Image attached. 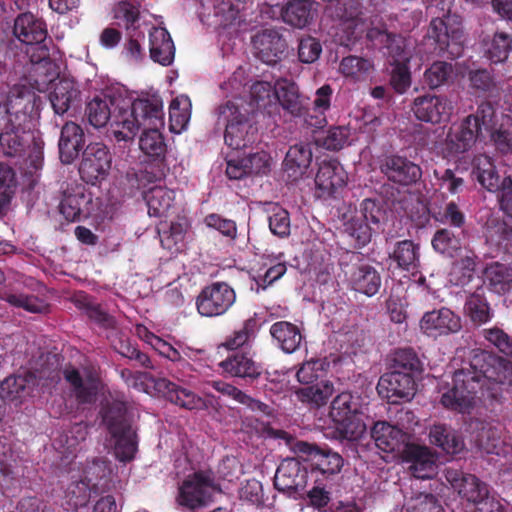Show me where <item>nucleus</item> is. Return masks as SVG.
<instances>
[{
  "instance_id": "nucleus-4",
  "label": "nucleus",
  "mask_w": 512,
  "mask_h": 512,
  "mask_svg": "<svg viewBox=\"0 0 512 512\" xmlns=\"http://www.w3.org/2000/svg\"><path fill=\"white\" fill-rule=\"evenodd\" d=\"M102 422L114 442L115 458L123 463L134 460L138 451V436L128 417L124 401L113 400L102 406Z\"/></svg>"
},
{
  "instance_id": "nucleus-21",
  "label": "nucleus",
  "mask_w": 512,
  "mask_h": 512,
  "mask_svg": "<svg viewBox=\"0 0 512 512\" xmlns=\"http://www.w3.org/2000/svg\"><path fill=\"white\" fill-rule=\"evenodd\" d=\"M318 197H331L347 184V172L336 159H324L318 164L315 177Z\"/></svg>"
},
{
  "instance_id": "nucleus-2",
  "label": "nucleus",
  "mask_w": 512,
  "mask_h": 512,
  "mask_svg": "<svg viewBox=\"0 0 512 512\" xmlns=\"http://www.w3.org/2000/svg\"><path fill=\"white\" fill-rule=\"evenodd\" d=\"M496 110L492 103H479L474 113L460 121L458 127L449 130L444 139L443 154L455 157L471 150L477 141L490 135L496 149L502 154L512 151V122L502 123L495 129Z\"/></svg>"
},
{
  "instance_id": "nucleus-19",
  "label": "nucleus",
  "mask_w": 512,
  "mask_h": 512,
  "mask_svg": "<svg viewBox=\"0 0 512 512\" xmlns=\"http://www.w3.org/2000/svg\"><path fill=\"white\" fill-rule=\"evenodd\" d=\"M444 478L460 497L473 503L475 508L479 505L480 498L487 493V484L481 482L474 474L464 473L455 467H446Z\"/></svg>"
},
{
  "instance_id": "nucleus-50",
  "label": "nucleus",
  "mask_w": 512,
  "mask_h": 512,
  "mask_svg": "<svg viewBox=\"0 0 512 512\" xmlns=\"http://www.w3.org/2000/svg\"><path fill=\"white\" fill-rule=\"evenodd\" d=\"M192 103L188 96H178L171 101L169 107L170 131L176 134L185 130L191 117Z\"/></svg>"
},
{
  "instance_id": "nucleus-59",
  "label": "nucleus",
  "mask_w": 512,
  "mask_h": 512,
  "mask_svg": "<svg viewBox=\"0 0 512 512\" xmlns=\"http://www.w3.org/2000/svg\"><path fill=\"white\" fill-rule=\"evenodd\" d=\"M269 229L278 237H288L291 233V217L288 210L279 204H273L269 209Z\"/></svg>"
},
{
  "instance_id": "nucleus-62",
  "label": "nucleus",
  "mask_w": 512,
  "mask_h": 512,
  "mask_svg": "<svg viewBox=\"0 0 512 512\" xmlns=\"http://www.w3.org/2000/svg\"><path fill=\"white\" fill-rule=\"evenodd\" d=\"M255 328L256 319H254V317H249L243 322L242 326L238 330H234L233 333L226 337L221 346L227 350H237V348L243 347L244 344L248 343Z\"/></svg>"
},
{
  "instance_id": "nucleus-56",
  "label": "nucleus",
  "mask_w": 512,
  "mask_h": 512,
  "mask_svg": "<svg viewBox=\"0 0 512 512\" xmlns=\"http://www.w3.org/2000/svg\"><path fill=\"white\" fill-rule=\"evenodd\" d=\"M333 390L332 383L328 382V380H323L322 377L311 384V386L302 387L299 391V396L302 401L315 404L319 407V405L325 404L327 399L331 397Z\"/></svg>"
},
{
  "instance_id": "nucleus-34",
  "label": "nucleus",
  "mask_w": 512,
  "mask_h": 512,
  "mask_svg": "<svg viewBox=\"0 0 512 512\" xmlns=\"http://www.w3.org/2000/svg\"><path fill=\"white\" fill-rule=\"evenodd\" d=\"M430 443L437 445L447 454H460L465 450V442L460 432L447 424H434L429 431Z\"/></svg>"
},
{
  "instance_id": "nucleus-12",
  "label": "nucleus",
  "mask_w": 512,
  "mask_h": 512,
  "mask_svg": "<svg viewBox=\"0 0 512 512\" xmlns=\"http://www.w3.org/2000/svg\"><path fill=\"white\" fill-rule=\"evenodd\" d=\"M111 164L112 155L108 147L99 142L90 143L82 152L80 177L87 184L96 185L107 178Z\"/></svg>"
},
{
  "instance_id": "nucleus-5",
  "label": "nucleus",
  "mask_w": 512,
  "mask_h": 512,
  "mask_svg": "<svg viewBox=\"0 0 512 512\" xmlns=\"http://www.w3.org/2000/svg\"><path fill=\"white\" fill-rule=\"evenodd\" d=\"M23 118H8L0 133V147L9 157L22 158L27 167L38 170L43 162V141L36 138L30 129H26Z\"/></svg>"
},
{
  "instance_id": "nucleus-42",
  "label": "nucleus",
  "mask_w": 512,
  "mask_h": 512,
  "mask_svg": "<svg viewBox=\"0 0 512 512\" xmlns=\"http://www.w3.org/2000/svg\"><path fill=\"white\" fill-rule=\"evenodd\" d=\"M31 101L29 97L15 92H6L0 88V118L8 116L19 120H28V109Z\"/></svg>"
},
{
  "instance_id": "nucleus-15",
  "label": "nucleus",
  "mask_w": 512,
  "mask_h": 512,
  "mask_svg": "<svg viewBox=\"0 0 512 512\" xmlns=\"http://www.w3.org/2000/svg\"><path fill=\"white\" fill-rule=\"evenodd\" d=\"M419 327L428 337L438 338L442 335L459 333L462 320L459 314L449 307H440L424 313L419 321Z\"/></svg>"
},
{
  "instance_id": "nucleus-58",
  "label": "nucleus",
  "mask_w": 512,
  "mask_h": 512,
  "mask_svg": "<svg viewBox=\"0 0 512 512\" xmlns=\"http://www.w3.org/2000/svg\"><path fill=\"white\" fill-rule=\"evenodd\" d=\"M345 230L354 238L357 247H364L372 240L373 227L367 223L361 212L345 224Z\"/></svg>"
},
{
  "instance_id": "nucleus-48",
  "label": "nucleus",
  "mask_w": 512,
  "mask_h": 512,
  "mask_svg": "<svg viewBox=\"0 0 512 512\" xmlns=\"http://www.w3.org/2000/svg\"><path fill=\"white\" fill-rule=\"evenodd\" d=\"M0 300L7 302L12 307L24 309L29 313L43 314L49 310V305L39 297L18 293L13 290L1 291Z\"/></svg>"
},
{
  "instance_id": "nucleus-26",
  "label": "nucleus",
  "mask_w": 512,
  "mask_h": 512,
  "mask_svg": "<svg viewBox=\"0 0 512 512\" xmlns=\"http://www.w3.org/2000/svg\"><path fill=\"white\" fill-rule=\"evenodd\" d=\"M36 385L37 376L31 371L23 374H12L0 382V393L4 396L5 401L21 404L27 397L31 396Z\"/></svg>"
},
{
  "instance_id": "nucleus-38",
  "label": "nucleus",
  "mask_w": 512,
  "mask_h": 512,
  "mask_svg": "<svg viewBox=\"0 0 512 512\" xmlns=\"http://www.w3.org/2000/svg\"><path fill=\"white\" fill-rule=\"evenodd\" d=\"M174 469L178 484L176 503L180 507L192 510V462L188 455L177 458Z\"/></svg>"
},
{
  "instance_id": "nucleus-33",
  "label": "nucleus",
  "mask_w": 512,
  "mask_h": 512,
  "mask_svg": "<svg viewBox=\"0 0 512 512\" xmlns=\"http://www.w3.org/2000/svg\"><path fill=\"white\" fill-rule=\"evenodd\" d=\"M371 436L377 448L384 453H402L405 434L399 427L387 422H376L371 428Z\"/></svg>"
},
{
  "instance_id": "nucleus-55",
  "label": "nucleus",
  "mask_w": 512,
  "mask_h": 512,
  "mask_svg": "<svg viewBox=\"0 0 512 512\" xmlns=\"http://www.w3.org/2000/svg\"><path fill=\"white\" fill-rule=\"evenodd\" d=\"M511 50V35L506 32H496L486 46V55L493 63H502L507 60Z\"/></svg>"
},
{
  "instance_id": "nucleus-1",
  "label": "nucleus",
  "mask_w": 512,
  "mask_h": 512,
  "mask_svg": "<svg viewBox=\"0 0 512 512\" xmlns=\"http://www.w3.org/2000/svg\"><path fill=\"white\" fill-rule=\"evenodd\" d=\"M489 384L512 393V363L488 350H473L469 362L453 373L452 384L442 393L440 402L449 410L470 414L478 393L484 394L485 387L489 390Z\"/></svg>"
},
{
  "instance_id": "nucleus-36",
  "label": "nucleus",
  "mask_w": 512,
  "mask_h": 512,
  "mask_svg": "<svg viewBox=\"0 0 512 512\" xmlns=\"http://www.w3.org/2000/svg\"><path fill=\"white\" fill-rule=\"evenodd\" d=\"M350 282L353 290L372 297L378 293L382 285V277L374 266L362 263L354 267L350 275Z\"/></svg>"
},
{
  "instance_id": "nucleus-53",
  "label": "nucleus",
  "mask_w": 512,
  "mask_h": 512,
  "mask_svg": "<svg viewBox=\"0 0 512 512\" xmlns=\"http://www.w3.org/2000/svg\"><path fill=\"white\" fill-rule=\"evenodd\" d=\"M461 244L460 233H456L455 230L448 229V227L438 229L432 238L433 248L438 253L448 255L449 257L456 255L457 251L461 248Z\"/></svg>"
},
{
  "instance_id": "nucleus-64",
  "label": "nucleus",
  "mask_w": 512,
  "mask_h": 512,
  "mask_svg": "<svg viewBox=\"0 0 512 512\" xmlns=\"http://www.w3.org/2000/svg\"><path fill=\"white\" fill-rule=\"evenodd\" d=\"M408 512H445L441 500L432 493H418L407 503Z\"/></svg>"
},
{
  "instance_id": "nucleus-30",
  "label": "nucleus",
  "mask_w": 512,
  "mask_h": 512,
  "mask_svg": "<svg viewBox=\"0 0 512 512\" xmlns=\"http://www.w3.org/2000/svg\"><path fill=\"white\" fill-rule=\"evenodd\" d=\"M313 158L311 143H296L290 146L283 159V167L292 180L302 177Z\"/></svg>"
},
{
  "instance_id": "nucleus-14",
  "label": "nucleus",
  "mask_w": 512,
  "mask_h": 512,
  "mask_svg": "<svg viewBox=\"0 0 512 512\" xmlns=\"http://www.w3.org/2000/svg\"><path fill=\"white\" fill-rule=\"evenodd\" d=\"M378 394L390 403L411 400L415 395L416 382L413 376L398 367L381 375L376 386Z\"/></svg>"
},
{
  "instance_id": "nucleus-39",
  "label": "nucleus",
  "mask_w": 512,
  "mask_h": 512,
  "mask_svg": "<svg viewBox=\"0 0 512 512\" xmlns=\"http://www.w3.org/2000/svg\"><path fill=\"white\" fill-rule=\"evenodd\" d=\"M270 333L285 353H293L298 350L303 340L299 327L294 323L286 322V320L271 324Z\"/></svg>"
},
{
  "instance_id": "nucleus-32",
  "label": "nucleus",
  "mask_w": 512,
  "mask_h": 512,
  "mask_svg": "<svg viewBox=\"0 0 512 512\" xmlns=\"http://www.w3.org/2000/svg\"><path fill=\"white\" fill-rule=\"evenodd\" d=\"M150 58L162 66L172 64L175 46L169 32L162 27H152L149 31Z\"/></svg>"
},
{
  "instance_id": "nucleus-43",
  "label": "nucleus",
  "mask_w": 512,
  "mask_h": 512,
  "mask_svg": "<svg viewBox=\"0 0 512 512\" xmlns=\"http://www.w3.org/2000/svg\"><path fill=\"white\" fill-rule=\"evenodd\" d=\"M390 258L397 263L402 270H417L420 263V246L413 240L404 239L395 243Z\"/></svg>"
},
{
  "instance_id": "nucleus-22",
  "label": "nucleus",
  "mask_w": 512,
  "mask_h": 512,
  "mask_svg": "<svg viewBox=\"0 0 512 512\" xmlns=\"http://www.w3.org/2000/svg\"><path fill=\"white\" fill-rule=\"evenodd\" d=\"M92 202L91 194L85 192L82 185L68 187L63 191L59 211L69 222H78L90 215L88 205Z\"/></svg>"
},
{
  "instance_id": "nucleus-10",
  "label": "nucleus",
  "mask_w": 512,
  "mask_h": 512,
  "mask_svg": "<svg viewBox=\"0 0 512 512\" xmlns=\"http://www.w3.org/2000/svg\"><path fill=\"white\" fill-rule=\"evenodd\" d=\"M218 117L225 123L224 141L229 147L239 150L258 140L256 124L231 100L218 107Z\"/></svg>"
},
{
  "instance_id": "nucleus-54",
  "label": "nucleus",
  "mask_w": 512,
  "mask_h": 512,
  "mask_svg": "<svg viewBox=\"0 0 512 512\" xmlns=\"http://www.w3.org/2000/svg\"><path fill=\"white\" fill-rule=\"evenodd\" d=\"M113 17L118 26L128 32L136 31V23L140 18L139 6L131 1H120L113 8Z\"/></svg>"
},
{
  "instance_id": "nucleus-13",
  "label": "nucleus",
  "mask_w": 512,
  "mask_h": 512,
  "mask_svg": "<svg viewBox=\"0 0 512 512\" xmlns=\"http://www.w3.org/2000/svg\"><path fill=\"white\" fill-rule=\"evenodd\" d=\"M453 104L446 95L426 92L414 97L411 111L417 120L424 123L441 124L450 120Z\"/></svg>"
},
{
  "instance_id": "nucleus-18",
  "label": "nucleus",
  "mask_w": 512,
  "mask_h": 512,
  "mask_svg": "<svg viewBox=\"0 0 512 512\" xmlns=\"http://www.w3.org/2000/svg\"><path fill=\"white\" fill-rule=\"evenodd\" d=\"M252 47L263 63L276 64L281 60L288 45L286 39L277 29H264L251 38Z\"/></svg>"
},
{
  "instance_id": "nucleus-63",
  "label": "nucleus",
  "mask_w": 512,
  "mask_h": 512,
  "mask_svg": "<svg viewBox=\"0 0 512 512\" xmlns=\"http://www.w3.org/2000/svg\"><path fill=\"white\" fill-rule=\"evenodd\" d=\"M435 219L440 221V223L448 224L452 230L458 228L460 230V235L464 234L466 214L462 212L459 204L456 202L446 203L438 216H435Z\"/></svg>"
},
{
  "instance_id": "nucleus-41",
  "label": "nucleus",
  "mask_w": 512,
  "mask_h": 512,
  "mask_svg": "<svg viewBox=\"0 0 512 512\" xmlns=\"http://www.w3.org/2000/svg\"><path fill=\"white\" fill-rule=\"evenodd\" d=\"M314 2L311 0H290L283 7L281 16L290 26L303 28L311 23L315 14Z\"/></svg>"
},
{
  "instance_id": "nucleus-11",
  "label": "nucleus",
  "mask_w": 512,
  "mask_h": 512,
  "mask_svg": "<svg viewBox=\"0 0 512 512\" xmlns=\"http://www.w3.org/2000/svg\"><path fill=\"white\" fill-rule=\"evenodd\" d=\"M237 294L226 282H214L205 286L196 298V310L204 317H218L230 310Z\"/></svg>"
},
{
  "instance_id": "nucleus-17",
  "label": "nucleus",
  "mask_w": 512,
  "mask_h": 512,
  "mask_svg": "<svg viewBox=\"0 0 512 512\" xmlns=\"http://www.w3.org/2000/svg\"><path fill=\"white\" fill-rule=\"evenodd\" d=\"M308 478V464L303 467L298 460L285 459L277 467L274 487L283 493L297 494L304 490Z\"/></svg>"
},
{
  "instance_id": "nucleus-57",
  "label": "nucleus",
  "mask_w": 512,
  "mask_h": 512,
  "mask_svg": "<svg viewBox=\"0 0 512 512\" xmlns=\"http://www.w3.org/2000/svg\"><path fill=\"white\" fill-rule=\"evenodd\" d=\"M393 367H398L400 370L406 371L415 378L416 374L422 373L423 362L412 347H405L404 349L395 351Z\"/></svg>"
},
{
  "instance_id": "nucleus-31",
  "label": "nucleus",
  "mask_w": 512,
  "mask_h": 512,
  "mask_svg": "<svg viewBox=\"0 0 512 512\" xmlns=\"http://www.w3.org/2000/svg\"><path fill=\"white\" fill-rule=\"evenodd\" d=\"M13 33L19 41L26 45L47 40L48 35L45 22L30 12L17 16L14 21Z\"/></svg>"
},
{
  "instance_id": "nucleus-51",
  "label": "nucleus",
  "mask_w": 512,
  "mask_h": 512,
  "mask_svg": "<svg viewBox=\"0 0 512 512\" xmlns=\"http://www.w3.org/2000/svg\"><path fill=\"white\" fill-rule=\"evenodd\" d=\"M381 41L384 42L387 59L390 66H395L401 61H410L412 53L407 47L405 37L401 35H394V33L384 32L381 33Z\"/></svg>"
},
{
  "instance_id": "nucleus-29",
  "label": "nucleus",
  "mask_w": 512,
  "mask_h": 512,
  "mask_svg": "<svg viewBox=\"0 0 512 512\" xmlns=\"http://www.w3.org/2000/svg\"><path fill=\"white\" fill-rule=\"evenodd\" d=\"M224 373L232 377H240L245 380H256L261 377L263 367L261 363L256 362L249 353L236 352L220 362Z\"/></svg>"
},
{
  "instance_id": "nucleus-6",
  "label": "nucleus",
  "mask_w": 512,
  "mask_h": 512,
  "mask_svg": "<svg viewBox=\"0 0 512 512\" xmlns=\"http://www.w3.org/2000/svg\"><path fill=\"white\" fill-rule=\"evenodd\" d=\"M294 453L304 457L308 464V480L313 483L333 485L335 478L344 466V458L331 447H320L317 444L293 440L290 443Z\"/></svg>"
},
{
  "instance_id": "nucleus-27",
  "label": "nucleus",
  "mask_w": 512,
  "mask_h": 512,
  "mask_svg": "<svg viewBox=\"0 0 512 512\" xmlns=\"http://www.w3.org/2000/svg\"><path fill=\"white\" fill-rule=\"evenodd\" d=\"M51 106L57 115H64L70 110H77L81 102V92L69 79L59 80L49 94Z\"/></svg>"
},
{
  "instance_id": "nucleus-61",
  "label": "nucleus",
  "mask_w": 512,
  "mask_h": 512,
  "mask_svg": "<svg viewBox=\"0 0 512 512\" xmlns=\"http://www.w3.org/2000/svg\"><path fill=\"white\" fill-rule=\"evenodd\" d=\"M477 446L488 454H500L503 440L497 427L487 424L479 430L476 438Z\"/></svg>"
},
{
  "instance_id": "nucleus-35",
  "label": "nucleus",
  "mask_w": 512,
  "mask_h": 512,
  "mask_svg": "<svg viewBox=\"0 0 512 512\" xmlns=\"http://www.w3.org/2000/svg\"><path fill=\"white\" fill-rule=\"evenodd\" d=\"M327 10L330 12L332 17L340 20L342 30L347 32L346 42H343L342 40V44L347 46L350 41L357 37L355 36V33L358 26V7L354 6L351 0H332L327 6Z\"/></svg>"
},
{
  "instance_id": "nucleus-7",
  "label": "nucleus",
  "mask_w": 512,
  "mask_h": 512,
  "mask_svg": "<svg viewBox=\"0 0 512 512\" xmlns=\"http://www.w3.org/2000/svg\"><path fill=\"white\" fill-rule=\"evenodd\" d=\"M155 108V111H150V108L145 112L137 113L135 120H137V127L133 131V138L137 135L140 129L143 130L139 138V148L141 151L152 160L165 159L166 144L163 135L160 133V128L164 125V112L163 102L159 97L153 96L145 98Z\"/></svg>"
},
{
  "instance_id": "nucleus-46",
  "label": "nucleus",
  "mask_w": 512,
  "mask_h": 512,
  "mask_svg": "<svg viewBox=\"0 0 512 512\" xmlns=\"http://www.w3.org/2000/svg\"><path fill=\"white\" fill-rule=\"evenodd\" d=\"M174 191L161 186L150 188L144 194L148 214L154 217L166 216L173 206Z\"/></svg>"
},
{
  "instance_id": "nucleus-23",
  "label": "nucleus",
  "mask_w": 512,
  "mask_h": 512,
  "mask_svg": "<svg viewBox=\"0 0 512 512\" xmlns=\"http://www.w3.org/2000/svg\"><path fill=\"white\" fill-rule=\"evenodd\" d=\"M83 128L72 121L66 122L60 131L58 141L59 158L63 164L73 163L85 149Z\"/></svg>"
},
{
  "instance_id": "nucleus-3",
  "label": "nucleus",
  "mask_w": 512,
  "mask_h": 512,
  "mask_svg": "<svg viewBox=\"0 0 512 512\" xmlns=\"http://www.w3.org/2000/svg\"><path fill=\"white\" fill-rule=\"evenodd\" d=\"M149 108L150 111L155 109L145 98L132 100L120 92L106 91L96 94L86 103L85 116L95 128L110 123L117 141H129L133 140V131L138 123L135 115Z\"/></svg>"
},
{
  "instance_id": "nucleus-37",
  "label": "nucleus",
  "mask_w": 512,
  "mask_h": 512,
  "mask_svg": "<svg viewBox=\"0 0 512 512\" xmlns=\"http://www.w3.org/2000/svg\"><path fill=\"white\" fill-rule=\"evenodd\" d=\"M472 177L488 191H499L501 177L491 157L477 154L472 158Z\"/></svg>"
},
{
  "instance_id": "nucleus-9",
  "label": "nucleus",
  "mask_w": 512,
  "mask_h": 512,
  "mask_svg": "<svg viewBox=\"0 0 512 512\" xmlns=\"http://www.w3.org/2000/svg\"><path fill=\"white\" fill-rule=\"evenodd\" d=\"M329 416L342 440H359L366 431L360 404L350 392H342L334 397Z\"/></svg>"
},
{
  "instance_id": "nucleus-60",
  "label": "nucleus",
  "mask_w": 512,
  "mask_h": 512,
  "mask_svg": "<svg viewBox=\"0 0 512 512\" xmlns=\"http://www.w3.org/2000/svg\"><path fill=\"white\" fill-rule=\"evenodd\" d=\"M453 66L451 63L441 62V60H437V62L432 63L424 72L423 79L424 82L430 88H438L443 86V84L447 83L448 80L452 77Z\"/></svg>"
},
{
  "instance_id": "nucleus-47",
  "label": "nucleus",
  "mask_w": 512,
  "mask_h": 512,
  "mask_svg": "<svg viewBox=\"0 0 512 512\" xmlns=\"http://www.w3.org/2000/svg\"><path fill=\"white\" fill-rule=\"evenodd\" d=\"M276 83L258 80L250 88V105L256 110L272 114L275 110Z\"/></svg>"
},
{
  "instance_id": "nucleus-49",
  "label": "nucleus",
  "mask_w": 512,
  "mask_h": 512,
  "mask_svg": "<svg viewBox=\"0 0 512 512\" xmlns=\"http://www.w3.org/2000/svg\"><path fill=\"white\" fill-rule=\"evenodd\" d=\"M76 306L88 317V319L105 330L116 329L117 321L102 306L82 295L76 299Z\"/></svg>"
},
{
  "instance_id": "nucleus-40",
  "label": "nucleus",
  "mask_w": 512,
  "mask_h": 512,
  "mask_svg": "<svg viewBox=\"0 0 512 512\" xmlns=\"http://www.w3.org/2000/svg\"><path fill=\"white\" fill-rule=\"evenodd\" d=\"M111 469L109 463L102 458L88 462L81 477L91 484L94 495H99L109 489Z\"/></svg>"
},
{
  "instance_id": "nucleus-45",
  "label": "nucleus",
  "mask_w": 512,
  "mask_h": 512,
  "mask_svg": "<svg viewBox=\"0 0 512 512\" xmlns=\"http://www.w3.org/2000/svg\"><path fill=\"white\" fill-rule=\"evenodd\" d=\"M464 310L472 323L477 325L488 323L494 316L483 289L475 290L466 298Z\"/></svg>"
},
{
  "instance_id": "nucleus-28",
  "label": "nucleus",
  "mask_w": 512,
  "mask_h": 512,
  "mask_svg": "<svg viewBox=\"0 0 512 512\" xmlns=\"http://www.w3.org/2000/svg\"><path fill=\"white\" fill-rule=\"evenodd\" d=\"M278 104L283 110L295 117H301L307 111L306 103L299 91L298 85L289 79L276 80L275 110Z\"/></svg>"
},
{
  "instance_id": "nucleus-25",
  "label": "nucleus",
  "mask_w": 512,
  "mask_h": 512,
  "mask_svg": "<svg viewBox=\"0 0 512 512\" xmlns=\"http://www.w3.org/2000/svg\"><path fill=\"white\" fill-rule=\"evenodd\" d=\"M137 379H145L146 381L153 384V388L158 394H161L171 403L179 405L180 407L188 410L192 409V394L191 391L181 387L180 385L171 382L169 379L164 377H155L147 372H138L133 376Z\"/></svg>"
},
{
  "instance_id": "nucleus-52",
  "label": "nucleus",
  "mask_w": 512,
  "mask_h": 512,
  "mask_svg": "<svg viewBox=\"0 0 512 512\" xmlns=\"http://www.w3.org/2000/svg\"><path fill=\"white\" fill-rule=\"evenodd\" d=\"M373 68L371 60L360 56H346L339 63L340 73L345 77L353 78V80H364Z\"/></svg>"
},
{
  "instance_id": "nucleus-8",
  "label": "nucleus",
  "mask_w": 512,
  "mask_h": 512,
  "mask_svg": "<svg viewBox=\"0 0 512 512\" xmlns=\"http://www.w3.org/2000/svg\"><path fill=\"white\" fill-rule=\"evenodd\" d=\"M428 37L433 41L439 56L461 57L466 40L462 17L450 12L442 17H434L428 27Z\"/></svg>"
},
{
  "instance_id": "nucleus-24",
  "label": "nucleus",
  "mask_w": 512,
  "mask_h": 512,
  "mask_svg": "<svg viewBox=\"0 0 512 512\" xmlns=\"http://www.w3.org/2000/svg\"><path fill=\"white\" fill-rule=\"evenodd\" d=\"M222 494L223 490L213 470H194V510L215 503Z\"/></svg>"
},
{
  "instance_id": "nucleus-20",
  "label": "nucleus",
  "mask_w": 512,
  "mask_h": 512,
  "mask_svg": "<svg viewBox=\"0 0 512 512\" xmlns=\"http://www.w3.org/2000/svg\"><path fill=\"white\" fill-rule=\"evenodd\" d=\"M381 171L388 180L400 185L415 184L422 178L419 164L399 154H389L381 164Z\"/></svg>"
},
{
  "instance_id": "nucleus-16",
  "label": "nucleus",
  "mask_w": 512,
  "mask_h": 512,
  "mask_svg": "<svg viewBox=\"0 0 512 512\" xmlns=\"http://www.w3.org/2000/svg\"><path fill=\"white\" fill-rule=\"evenodd\" d=\"M402 459L408 464L410 473L416 478H432L437 474L436 454L427 446L406 443L402 449Z\"/></svg>"
},
{
  "instance_id": "nucleus-44",
  "label": "nucleus",
  "mask_w": 512,
  "mask_h": 512,
  "mask_svg": "<svg viewBox=\"0 0 512 512\" xmlns=\"http://www.w3.org/2000/svg\"><path fill=\"white\" fill-rule=\"evenodd\" d=\"M94 494L91 484L81 476L78 479L72 478L64 492V504L67 510L77 511L79 508L86 507Z\"/></svg>"
}]
</instances>
